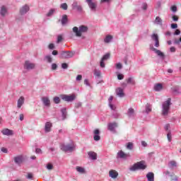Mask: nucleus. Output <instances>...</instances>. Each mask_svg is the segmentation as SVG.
Returning <instances> with one entry per match:
<instances>
[{
    "label": "nucleus",
    "mask_w": 181,
    "mask_h": 181,
    "mask_svg": "<svg viewBox=\"0 0 181 181\" xmlns=\"http://www.w3.org/2000/svg\"><path fill=\"white\" fill-rule=\"evenodd\" d=\"M172 99L169 98L167 100L163 102V109H162V115L164 117L169 114V110H170V105H172Z\"/></svg>",
    "instance_id": "obj_1"
},
{
    "label": "nucleus",
    "mask_w": 181,
    "mask_h": 181,
    "mask_svg": "<svg viewBox=\"0 0 181 181\" xmlns=\"http://www.w3.org/2000/svg\"><path fill=\"white\" fill-rule=\"evenodd\" d=\"M87 30H88V28L86 25H81L79 27V29L77 27L73 28V32L76 33V36H77L78 37H81V35L83 33H86Z\"/></svg>",
    "instance_id": "obj_2"
},
{
    "label": "nucleus",
    "mask_w": 181,
    "mask_h": 181,
    "mask_svg": "<svg viewBox=\"0 0 181 181\" xmlns=\"http://www.w3.org/2000/svg\"><path fill=\"white\" fill-rule=\"evenodd\" d=\"M146 169V165H145V161L141 160L135 163L132 167L130 168V170L135 171L138 170Z\"/></svg>",
    "instance_id": "obj_3"
},
{
    "label": "nucleus",
    "mask_w": 181,
    "mask_h": 181,
    "mask_svg": "<svg viewBox=\"0 0 181 181\" xmlns=\"http://www.w3.org/2000/svg\"><path fill=\"white\" fill-rule=\"evenodd\" d=\"M62 151H64V152H73L76 149V146H74V144H68V145H62L61 146Z\"/></svg>",
    "instance_id": "obj_4"
},
{
    "label": "nucleus",
    "mask_w": 181,
    "mask_h": 181,
    "mask_svg": "<svg viewBox=\"0 0 181 181\" xmlns=\"http://www.w3.org/2000/svg\"><path fill=\"white\" fill-rule=\"evenodd\" d=\"M61 98L62 100H64V101H67L69 103L70 101H74V100H76V95H62Z\"/></svg>",
    "instance_id": "obj_5"
},
{
    "label": "nucleus",
    "mask_w": 181,
    "mask_h": 181,
    "mask_svg": "<svg viewBox=\"0 0 181 181\" xmlns=\"http://www.w3.org/2000/svg\"><path fill=\"white\" fill-rule=\"evenodd\" d=\"M74 56V53L70 52H62L61 53V59H70V57H73Z\"/></svg>",
    "instance_id": "obj_6"
},
{
    "label": "nucleus",
    "mask_w": 181,
    "mask_h": 181,
    "mask_svg": "<svg viewBox=\"0 0 181 181\" xmlns=\"http://www.w3.org/2000/svg\"><path fill=\"white\" fill-rule=\"evenodd\" d=\"M30 8L28 6V4H25L23 6L20 8V15H25V13H28L29 12Z\"/></svg>",
    "instance_id": "obj_7"
},
{
    "label": "nucleus",
    "mask_w": 181,
    "mask_h": 181,
    "mask_svg": "<svg viewBox=\"0 0 181 181\" xmlns=\"http://www.w3.org/2000/svg\"><path fill=\"white\" fill-rule=\"evenodd\" d=\"M24 69L26 70H32L35 69V64L31 63L29 61H25L24 64Z\"/></svg>",
    "instance_id": "obj_8"
},
{
    "label": "nucleus",
    "mask_w": 181,
    "mask_h": 181,
    "mask_svg": "<svg viewBox=\"0 0 181 181\" xmlns=\"http://www.w3.org/2000/svg\"><path fill=\"white\" fill-rule=\"evenodd\" d=\"M117 158H119L120 159H127V158H129V153H126L122 150H120L117 153Z\"/></svg>",
    "instance_id": "obj_9"
},
{
    "label": "nucleus",
    "mask_w": 181,
    "mask_h": 181,
    "mask_svg": "<svg viewBox=\"0 0 181 181\" xmlns=\"http://www.w3.org/2000/svg\"><path fill=\"white\" fill-rule=\"evenodd\" d=\"M86 2L91 11L95 12V9H97V4L94 3L93 0H86Z\"/></svg>",
    "instance_id": "obj_10"
},
{
    "label": "nucleus",
    "mask_w": 181,
    "mask_h": 181,
    "mask_svg": "<svg viewBox=\"0 0 181 181\" xmlns=\"http://www.w3.org/2000/svg\"><path fill=\"white\" fill-rule=\"evenodd\" d=\"M117 127H118V124H117V122H111L107 124V129L112 132H114Z\"/></svg>",
    "instance_id": "obj_11"
},
{
    "label": "nucleus",
    "mask_w": 181,
    "mask_h": 181,
    "mask_svg": "<svg viewBox=\"0 0 181 181\" xmlns=\"http://www.w3.org/2000/svg\"><path fill=\"white\" fill-rule=\"evenodd\" d=\"M73 9H76L78 11V12H82L83 11V6L81 5H79L77 1H75L72 4Z\"/></svg>",
    "instance_id": "obj_12"
},
{
    "label": "nucleus",
    "mask_w": 181,
    "mask_h": 181,
    "mask_svg": "<svg viewBox=\"0 0 181 181\" xmlns=\"http://www.w3.org/2000/svg\"><path fill=\"white\" fill-rule=\"evenodd\" d=\"M23 104H25V97L21 96L17 101V107L22 108Z\"/></svg>",
    "instance_id": "obj_13"
},
{
    "label": "nucleus",
    "mask_w": 181,
    "mask_h": 181,
    "mask_svg": "<svg viewBox=\"0 0 181 181\" xmlns=\"http://www.w3.org/2000/svg\"><path fill=\"white\" fill-rule=\"evenodd\" d=\"M94 136L93 139L94 141H100L101 139V137L100 136V130L98 129H96L93 131Z\"/></svg>",
    "instance_id": "obj_14"
},
{
    "label": "nucleus",
    "mask_w": 181,
    "mask_h": 181,
    "mask_svg": "<svg viewBox=\"0 0 181 181\" xmlns=\"http://www.w3.org/2000/svg\"><path fill=\"white\" fill-rule=\"evenodd\" d=\"M109 176L112 177V179H117V177H118V172L115 170H110L109 171Z\"/></svg>",
    "instance_id": "obj_15"
},
{
    "label": "nucleus",
    "mask_w": 181,
    "mask_h": 181,
    "mask_svg": "<svg viewBox=\"0 0 181 181\" xmlns=\"http://www.w3.org/2000/svg\"><path fill=\"white\" fill-rule=\"evenodd\" d=\"M1 133L3 134V135H7L8 136H9V135H13V132L9 129H4L1 131Z\"/></svg>",
    "instance_id": "obj_16"
},
{
    "label": "nucleus",
    "mask_w": 181,
    "mask_h": 181,
    "mask_svg": "<svg viewBox=\"0 0 181 181\" xmlns=\"http://www.w3.org/2000/svg\"><path fill=\"white\" fill-rule=\"evenodd\" d=\"M88 155L89 158H90V159H92L93 160H97V153H95L94 151H89L88 153Z\"/></svg>",
    "instance_id": "obj_17"
},
{
    "label": "nucleus",
    "mask_w": 181,
    "mask_h": 181,
    "mask_svg": "<svg viewBox=\"0 0 181 181\" xmlns=\"http://www.w3.org/2000/svg\"><path fill=\"white\" fill-rule=\"evenodd\" d=\"M116 93L118 97H124L125 95V94L124 93V90L121 88H118L116 90Z\"/></svg>",
    "instance_id": "obj_18"
},
{
    "label": "nucleus",
    "mask_w": 181,
    "mask_h": 181,
    "mask_svg": "<svg viewBox=\"0 0 181 181\" xmlns=\"http://www.w3.org/2000/svg\"><path fill=\"white\" fill-rule=\"evenodd\" d=\"M146 177L148 181H154L155 180V175L153 174V173H148L146 175Z\"/></svg>",
    "instance_id": "obj_19"
},
{
    "label": "nucleus",
    "mask_w": 181,
    "mask_h": 181,
    "mask_svg": "<svg viewBox=\"0 0 181 181\" xmlns=\"http://www.w3.org/2000/svg\"><path fill=\"white\" fill-rule=\"evenodd\" d=\"M154 90L155 91H161V90H163V86L162 83H157L154 86Z\"/></svg>",
    "instance_id": "obj_20"
},
{
    "label": "nucleus",
    "mask_w": 181,
    "mask_h": 181,
    "mask_svg": "<svg viewBox=\"0 0 181 181\" xmlns=\"http://www.w3.org/2000/svg\"><path fill=\"white\" fill-rule=\"evenodd\" d=\"M52 128V123L50 122H47L45 123V132H50Z\"/></svg>",
    "instance_id": "obj_21"
},
{
    "label": "nucleus",
    "mask_w": 181,
    "mask_h": 181,
    "mask_svg": "<svg viewBox=\"0 0 181 181\" xmlns=\"http://www.w3.org/2000/svg\"><path fill=\"white\" fill-rule=\"evenodd\" d=\"M14 161L18 164L22 163V162H23V158L21 156H18L14 158Z\"/></svg>",
    "instance_id": "obj_22"
},
{
    "label": "nucleus",
    "mask_w": 181,
    "mask_h": 181,
    "mask_svg": "<svg viewBox=\"0 0 181 181\" xmlns=\"http://www.w3.org/2000/svg\"><path fill=\"white\" fill-rule=\"evenodd\" d=\"M0 13L1 16H5L8 13V10L4 6H1Z\"/></svg>",
    "instance_id": "obj_23"
},
{
    "label": "nucleus",
    "mask_w": 181,
    "mask_h": 181,
    "mask_svg": "<svg viewBox=\"0 0 181 181\" xmlns=\"http://www.w3.org/2000/svg\"><path fill=\"white\" fill-rule=\"evenodd\" d=\"M42 100L45 105L47 107H49L50 105V100H49L47 98H42Z\"/></svg>",
    "instance_id": "obj_24"
},
{
    "label": "nucleus",
    "mask_w": 181,
    "mask_h": 181,
    "mask_svg": "<svg viewBox=\"0 0 181 181\" xmlns=\"http://www.w3.org/2000/svg\"><path fill=\"white\" fill-rule=\"evenodd\" d=\"M61 22H62V25H66L67 23V22H68L67 15H64L62 16Z\"/></svg>",
    "instance_id": "obj_25"
},
{
    "label": "nucleus",
    "mask_w": 181,
    "mask_h": 181,
    "mask_svg": "<svg viewBox=\"0 0 181 181\" xmlns=\"http://www.w3.org/2000/svg\"><path fill=\"white\" fill-rule=\"evenodd\" d=\"M153 52H156V53L158 54V56H160V57H163L165 55L163 54V52H160V50L156 49V48H153L152 49Z\"/></svg>",
    "instance_id": "obj_26"
},
{
    "label": "nucleus",
    "mask_w": 181,
    "mask_h": 181,
    "mask_svg": "<svg viewBox=\"0 0 181 181\" xmlns=\"http://www.w3.org/2000/svg\"><path fill=\"white\" fill-rule=\"evenodd\" d=\"M126 81L127 84H132L133 86H135V80H134V78L132 77L126 79Z\"/></svg>",
    "instance_id": "obj_27"
},
{
    "label": "nucleus",
    "mask_w": 181,
    "mask_h": 181,
    "mask_svg": "<svg viewBox=\"0 0 181 181\" xmlns=\"http://www.w3.org/2000/svg\"><path fill=\"white\" fill-rule=\"evenodd\" d=\"M163 21L162 18H160V17L157 16L155 19V23H156L157 25H160V26H162L163 23H162Z\"/></svg>",
    "instance_id": "obj_28"
},
{
    "label": "nucleus",
    "mask_w": 181,
    "mask_h": 181,
    "mask_svg": "<svg viewBox=\"0 0 181 181\" xmlns=\"http://www.w3.org/2000/svg\"><path fill=\"white\" fill-rule=\"evenodd\" d=\"M112 40V35H107L105 38L104 39L105 43H110Z\"/></svg>",
    "instance_id": "obj_29"
},
{
    "label": "nucleus",
    "mask_w": 181,
    "mask_h": 181,
    "mask_svg": "<svg viewBox=\"0 0 181 181\" xmlns=\"http://www.w3.org/2000/svg\"><path fill=\"white\" fill-rule=\"evenodd\" d=\"M172 91H173V94H175V95L180 94V90L179 89V87L173 88Z\"/></svg>",
    "instance_id": "obj_30"
},
{
    "label": "nucleus",
    "mask_w": 181,
    "mask_h": 181,
    "mask_svg": "<svg viewBox=\"0 0 181 181\" xmlns=\"http://www.w3.org/2000/svg\"><path fill=\"white\" fill-rule=\"evenodd\" d=\"M127 149H129V151H132L134 149V143L132 142L127 143Z\"/></svg>",
    "instance_id": "obj_31"
},
{
    "label": "nucleus",
    "mask_w": 181,
    "mask_h": 181,
    "mask_svg": "<svg viewBox=\"0 0 181 181\" xmlns=\"http://www.w3.org/2000/svg\"><path fill=\"white\" fill-rule=\"evenodd\" d=\"M152 112V107L151 106V105L148 104L146 105V112L147 114H149V112Z\"/></svg>",
    "instance_id": "obj_32"
},
{
    "label": "nucleus",
    "mask_w": 181,
    "mask_h": 181,
    "mask_svg": "<svg viewBox=\"0 0 181 181\" xmlns=\"http://www.w3.org/2000/svg\"><path fill=\"white\" fill-rule=\"evenodd\" d=\"M134 112H135V110H134V108L130 107L128 110L127 115H129V117H132V115H134Z\"/></svg>",
    "instance_id": "obj_33"
},
{
    "label": "nucleus",
    "mask_w": 181,
    "mask_h": 181,
    "mask_svg": "<svg viewBox=\"0 0 181 181\" xmlns=\"http://www.w3.org/2000/svg\"><path fill=\"white\" fill-rule=\"evenodd\" d=\"M62 117L63 119H66V117L67 116V110L66 108L62 109Z\"/></svg>",
    "instance_id": "obj_34"
},
{
    "label": "nucleus",
    "mask_w": 181,
    "mask_h": 181,
    "mask_svg": "<svg viewBox=\"0 0 181 181\" xmlns=\"http://www.w3.org/2000/svg\"><path fill=\"white\" fill-rule=\"evenodd\" d=\"M151 39L156 42V40H159V37L158 36V34L154 33L151 35Z\"/></svg>",
    "instance_id": "obj_35"
},
{
    "label": "nucleus",
    "mask_w": 181,
    "mask_h": 181,
    "mask_svg": "<svg viewBox=\"0 0 181 181\" xmlns=\"http://www.w3.org/2000/svg\"><path fill=\"white\" fill-rule=\"evenodd\" d=\"M60 8L62 9H64V11H67V8H69V6H67V4L64 3L61 4Z\"/></svg>",
    "instance_id": "obj_36"
},
{
    "label": "nucleus",
    "mask_w": 181,
    "mask_h": 181,
    "mask_svg": "<svg viewBox=\"0 0 181 181\" xmlns=\"http://www.w3.org/2000/svg\"><path fill=\"white\" fill-rule=\"evenodd\" d=\"M77 172H79V173H84L85 170L84 168L82 167H76Z\"/></svg>",
    "instance_id": "obj_37"
},
{
    "label": "nucleus",
    "mask_w": 181,
    "mask_h": 181,
    "mask_svg": "<svg viewBox=\"0 0 181 181\" xmlns=\"http://www.w3.org/2000/svg\"><path fill=\"white\" fill-rule=\"evenodd\" d=\"M108 59H110V54H106L103 57L102 60L105 62V60H108Z\"/></svg>",
    "instance_id": "obj_38"
},
{
    "label": "nucleus",
    "mask_w": 181,
    "mask_h": 181,
    "mask_svg": "<svg viewBox=\"0 0 181 181\" xmlns=\"http://www.w3.org/2000/svg\"><path fill=\"white\" fill-rule=\"evenodd\" d=\"M54 103L55 104H59L60 103V98L59 97H54Z\"/></svg>",
    "instance_id": "obj_39"
},
{
    "label": "nucleus",
    "mask_w": 181,
    "mask_h": 181,
    "mask_svg": "<svg viewBox=\"0 0 181 181\" xmlns=\"http://www.w3.org/2000/svg\"><path fill=\"white\" fill-rule=\"evenodd\" d=\"M45 59L47 60V62L48 63H52V57H50V56H49V55H47V56L45 57Z\"/></svg>",
    "instance_id": "obj_40"
},
{
    "label": "nucleus",
    "mask_w": 181,
    "mask_h": 181,
    "mask_svg": "<svg viewBox=\"0 0 181 181\" xmlns=\"http://www.w3.org/2000/svg\"><path fill=\"white\" fill-rule=\"evenodd\" d=\"M167 138L169 142H172V134L170 132L168 133Z\"/></svg>",
    "instance_id": "obj_41"
},
{
    "label": "nucleus",
    "mask_w": 181,
    "mask_h": 181,
    "mask_svg": "<svg viewBox=\"0 0 181 181\" xmlns=\"http://www.w3.org/2000/svg\"><path fill=\"white\" fill-rule=\"evenodd\" d=\"M54 13V9H51L47 13V16H52Z\"/></svg>",
    "instance_id": "obj_42"
},
{
    "label": "nucleus",
    "mask_w": 181,
    "mask_h": 181,
    "mask_svg": "<svg viewBox=\"0 0 181 181\" xmlns=\"http://www.w3.org/2000/svg\"><path fill=\"white\" fill-rule=\"evenodd\" d=\"M63 40V36L61 35H58L57 43H60Z\"/></svg>",
    "instance_id": "obj_43"
},
{
    "label": "nucleus",
    "mask_w": 181,
    "mask_h": 181,
    "mask_svg": "<svg viewBox=\"0 0 181 181\" xmlns=\"http://www.w3.org/2000/svg\"><path fill=\"white\" fill-rule=\"evenodd\" d=\"M170 165L173 167V168H176L177 164H176V161L175 160H172L170 162Z\"/></svg>",
    "instance_id": "obj_44"
},
{
    "label": "nucleus",
    "mask_w": 181,
    "mask_h": 181,
    "mask_svg": "<svg viewBox=\"0 0 181 181\" xmlns=\"http://www.w3.org/2000/svg\"><path fill=\"white\" fill-rule=\"evenodd\" d=\"M94 74L96 77H100L101 76V71L95 70Z\"/></svg>",
    "instance_id": "obj_45"
},
{
    "label": "nucleus",
    "mask_w": 181,
    "mask_h": 181,
    "mask_svg": "<svg viewBox=\"0 0 181 181\" xmlns=\"http://www.w3.org/2000/svg\"><path fill=\"white\" fill-rule=\"evenodd\" d=\"M47 169H48V170H52V169H53V165H52V163H48L47 165Z\"/></svg>",
    "instance_id": "obj_46"
},
{
    "label": "nucleus",
    "mask_w": 181,
    "mask_h": 181,
    "mask_svg": "<svg viewBox=\"0 0 181 181\" xmlns=\"http://www.w3.org/2000/svg\"><path fill=\"white\" fill-rule=\"evenodd\" d=\"M170 10L173 11V12H177V7L176 6H173L171 8H170Z\"/></svg>",
    "instance_id": "obj_47"
},
{
    "label": "nucleus",
    "mask_w": 181,
    "mask_h": 181,
    "mask_svg": "<svg viewBox=\"0 0 181 181\" xmlns=\"http://www.w3.org/2000/svg\"><path fill=\"white\" fill-rule=\"evenodd\" d=\"M172 19L174 22H177L179 21V17L177 16H173Z\"/></svg>",
    "instance_id": "obj_48"
},
{
    "label": "nucleus",
    "mask_w": 181,
    "mask_h": 181,
    "mask_svg": "<svg viewBox=\"0 0 181 181\" xmlns=\"http://www.w3.org/2000/svg\"><path fill=\"white\" fill-rule=\"evenodd\" d=\"M117 78H118V80H123V78H124V75H122V74H118V75H117Z\"/></svg>",
    "instance_id": "obj_49"
},
{
    "label": "nucleus",
    "mask_w": 181,
    "mask_h": 181,
    "mask_svg": "<svg viewBox=\"0 0 181 181\" xmlns=\"http://www.w3.org/2000/svg\"><path fill=\"white\" fill-rule=\"evenodd\" d=\"M62 67L63 69H67V68L69 67V65H68L67 64H66V63H63V64H62Z\"/></svg>",
    "instance_id": "obj_50"
},
{
    "label": "nucleus",
    "mask_w": 181,
    "mask_h": 181,
    "mask_svg": "<svg viewBox=\"0 0 181 181\" xmlns=\"http://www.w3.org/2000/svg\"><path fill=\"white\" fill-rule=\"evenodd\" d=\"M48 47H49V49H51V50L53 49H54V44H53V43L49 44V46H48Z\"/></svg>",
    "instance_id": "obj_51"
},
{
    "label": "nucleus",
    "mask_w": 181,
    "mask_h": 181,
    "mask_svg": "<svg viewBox=\"0 0 181 181\" xmlns=\"http://www.w3.org/2000/svg\"><path fill=\"white\" fill-rule=\"evenodd\" d=\"M116 67L119 69H122V64H121V63H118L116 64Z\"/></svg>",
    "instance_id": "obj_52"
},
{
    "label": "nucleus",
    "mask_w": 181,
    "mask_h": 181,
    "mask_svg": "<svg viewBox=\"0 0 181 181\" xmlns=\"http://www.w3.org/2000/svg\"><path fill=\"white\" fill-rule=\"evenodd\" d=\"M104 62H105L104 60L101 59L100 67H103V68L105 67V64H104Z\"/></svg>",
    "instance_id": "obj_53"
},
{
    "label": "nucleus",
    "mask_w": 181,
    "mask_h": 181,
    "mask_svg": "<svg viewBox=\"0 0 181 181\" xmlns=\"http://www.w3.org/2000/svg\"><path fill=\"white\" fill-rule=\"evenodd\" d=\"M171 28L172 29H176L177 28V24L176 23L171 24Z\"/></svg>",
    "instance_id": "obj_54"
},
{
    "label": "nucleus",
    "mask_w": 181,
    "mask_h": 181,
    "mask_svg": "<svg viewBox=\"0 0 181 181\" xmlns=\"http://www.w3.org/2000/svg\"><path fill=\"white\" fill-rule=\"evenodd\" d=\"M33 175L32 173H28L27 175V179H33Z\"/></svg>",
    "instance_id": "obj_55"
},
{
    "label": "nucleus",
    "mask_w": 181,
    "mask_h": 181,
    "mask_svg": "<svg viewBox=\"0 0 181 181\" xmlns=\"http://www.w3.org/2000/svg\"><path fill=\"white\" fill-rule=\"evenodd\" d=\"M52 70H56V69H57V64H52Z\"/></svg>",
    "instance_id": "obj_56"
},
{
    "label": "nucleus",
    "mask_w": 181,
    "mask_h": 181,
    "mask_svg": "<svg viewBox=\"0 0 181 181\" xmlns=\"http://www.w3.org/2000/svg\"><path fill=\"white\" fill-rule=\"evenodd\" d=\"M109 106L110 107L111 110H115V105L111 104V103H109Z\"/></svg>",
    "instance_id": "obj_57"
},
{
    "label": "nucleus",
    "mask_w": 181,
    "mask_h": 181,
    "mask_svg": "<svg viewBox=\"0 0 181 181\" xmlns=\"http://www.w3.org/2000/svg\"><path fill=\"white\" fill-rule=\"evenodd\" d=\"M81 78H83V76H81V75H78L76 77L77 81H80L81 80Z\"/></svg>",
    "instance_id": "obj_58"
},
{
    "label": "nucleus",
    "mask_w": 181,
    "mask_h": 181,
    "mask_svg": "<svg viewBox=\"0 0 181 181\" xmlns=\"http://www.w3.org/2000/svg\"><path fill=\"white\" fill-rule=\"evenodd\" d=\"M1 151H3L4 153H8V149L6 148H1Z\"/></svg>",
    "instance_id": "obj_59"
},
{
    "label": "nucleus",
    "mask_w": 181,
    "mask_h": 181,
    "mask_svg": "<svg viewBox=\"0 0 181 181\" xmlns=\"http://www.w3.org/2000/svg\"><path fill=\"white\" fill-rule=\"evenodd\" d=\"M171 180H177V176L171 175Z\"/></svg>",
    "instance_id": "obj_60"
},
{
    "label": "nucleus",
    "mask_w": 181,
    "mask_h": 181,
    "mask_svg": "<svg viewBox=\"0 0 181 181\" xmlns=\"http://www.w3.org/2000/svg\"><path fill=\"white\" fill-rule=\"evenodd\" d=\"M170 51L173 53H174V52H176V48H175V47H171L170 48Z\"/></svg>",
    "instance_id": "obj_61"
},
{
    "label": "nucleus",
    "mask_w": 181,
    "mask_h": 181,
    "mask_svg": "<svg viewBox=\"0 0 181 181\" xmlns=\"http://www.w3.org/2000/svg\"><path fill=\"white\" fill-rule=\"evenodd\" d=\"M141 145H142V146L146 147V146H148V144H146V142L145 141H141Z\"/></svg>",
    "instance_id": "obj_62"
},
{
    "label": "nucleus",
    "mask_w": 181,
    "mask_h": 181,
    "mask_svg": "<svg viewBox=\"0 0 181 181\" xmlns=\"http://www.w3.org/2000/svg\"><path fill=\"white\" fill-rule=\"evenodd\" d=\"M35 152H36V153H42V149L36 148Z\"/></svg>",
    "instance_id": "obj_63"
},
{
    "label": "nucleus",
    "mask_w": 181,
    "mask_h": 181,
    "mask_svg": "<svg viewBox=\"0 0 181 181\" xmlns=\"http://www.w3.org/2000/svg\"><path fill=\"white\" fill-rule=\"evenodd\" d=\"M155 46H156V47H159V40H157L156 41Z\"/></svg>",
    "instance_id": "obj_64"
}]
</instances>
